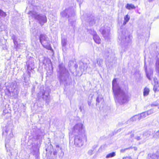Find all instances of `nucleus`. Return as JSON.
Segmentation results:
<instances>
[{"label":"nucleus","instance_id":"e433bc0d","mask_svg":"<svg viewBox=\"0 0 159 159\" xmlns=\"http://www.w3.org/2000/svg\"><path fill=\"white\" fill-rule=\"evenodd\" d=\"M102 100V98H99V97H98L96 99V101L97 102L99 103Z\"/></svg>","mask_w":159,"mask_h":159},{"label":"nucleus","instance_id":"ddd939ff","mask_svg":"<svg viewBox=\"0 0 159 159\" xmlns=\"http://www.w3.org/2000/svg\"><path fill=\"white\" fill-rule=\"evenodd\" d=\"M152 133L150 131H146L144 132L143 134V142L145 141L146 139L150 136L152 135Z\"/></svg>","mask_w":159,"mask_h":159},{"label":"nucleus","instance_id":"6e6552de","mask_svg":"<svg viewBox=\"0 0 159 159\" xmlns=\"http://www.w3.org/2000/svg\"><path fill=\"white\" fill-rule=\"evenodd\" d=\"M43 96V98L48 104L50 101V97L49 91L43 89L41 92Z\"/></svg>","mask_w":159,"mask_h":159},{"label":"nucleus","instance_id":"a211bd4d","mask_svg":"<svg viewBox=\"0 0 159 159\" xmlns=\"http://www.w3.org/2000/svg\"><path fill=\"white\" fill-rule=\"evenodd\" d=\"M139 116L138 115H136L133 116V117L131 118L128 121L129 122H133L136 121L137 120H139L138 118Z\"/></svg>","mask_w":159,"mask_h":159},{"label":"nucleus","instance_id":"49530a36","mask_svg":"<svg viewBox=\"0 0 159 159\" xmlns=\"http://www.w3.org/2000/svg\"><path fill=\"white\" fill-rule=\"evenodd\" d=\"M83 107H81V106H80V111H82V110L83 109Z\"/></svg>","mask_w":159,"mask_h":159},{"label":"nucleus","instance_id":"79ce46f5","mask_svg":"<svg viewBox=\"0 0 159 159\" xmlns=\"http://www.w3.org/2000/svg\"><path fill=\"white\" fill-rule=\"evenodd\" d=\"M2 48L3 50H6L7 49V47L6 45H4L2 47Z\"/></svg>","mask_w":159,"mask_h":159},{"label":"nucleus","instance_id":"393cba45","mask_svg":"<svg viewBox=\"0 0 159 159\" xmlns=\"http://www.w3.org/2000/svg\"><path fill=\"white\" fill-rule=\"evenodd\" d=\"M132 148H132V147H129V148H125L121 149L120 150V152L121 153H124V152H125L127 150H129V149H132Z\"/></svg>","mask_w":159,"mask_h":159},{"label":"nucleus","instance_id":"603ef678","mask_svg":"<svg viewBox=\"0 0 159 159\" xmlns=\"http://www.w3.org/2000/svg\"><path fill=\"white\" fill-rule=\"evenodd\" d=\"M56 147L57 148H59V146L58 145H56Z\"/></svg>","mask_w":159,"mask_h":159},{"label":"nucleus","instance_id":"6ab92c4d","mask_svg":"<svg viewBox=\"0 0 159 159\" xmlns=\"http://www.w3.org/2000/svg\"><path fill=\"white\" fill-rule=\"evenodd\" d=\"M126 8L128 10H130L131 9H134L135 8V7L132 4H127L126 6Z\"/></svg>","mask_w":159,"mask_h":159},{"label":"nucleus","instance_id":"c85d7f7f","mask_svg":"<svg viewBox=\"0 0 159 159\" xmlns=\"http://www.w3.org/2000/svg\"><path fill=\"white\" fill-rule=\"evenodd\" d=\"M158 83L157 82V84H154L153 86V90L155 92H156L157 90V88L158 87Z\"/></svg>","mask_w":159,"mask_h":159},{"label":"nucleus","instance_id":"c03bdc74","mask_svg":"<svg viewBox=\"0 0 159 159\" xmlns=\"http://www.w3.org/2000/svg\"><path fill=\"white\" fill-rule=\"evenodd\" d=\"M16 42V43H14V45L16 46V47L17 46V45L18 44V43H17V40H16V41H15Z\"/></svg>","mask_w":159,"mask_h":159},{"label":"nucleus","instance_id":"9b49d317","mask_svg":"<svg viewBox=\"0 0 159 159\" xmlns=\"http://www.w3.org/2000/svg\"><path fill=\"white\" fill-rule=\"evenodd\" d=\"M100 32H101L103 37L105 39H107L108 38L110 33V30L109 29L104 30L101 28L100 30Z\"/></svg>","mask_w":159,"mask_h":159},{"label":"nucleus","instance_id":"b1692460","mask_svg":"<svg viewBox=\"0 0 159 159\" xmlns=\"http://www.w3.org/2000/svg\"><path fill=\"white\" fill-rule=\"evenodd\" d=\"M149 89L148 88H145L144 89L143 95L144 96H146L149 94Z\"/></svg>","mask_w":159,"mask_h":159},{"label":"nucleus","instance_id":"bb28decb","mask_svg":"<svg viewBox=\"0 0 159 159\" xmlns=\"http://www.w3.org/2000/svg\"><path fill=\"white\" fill-rule=\"evenodd\" d=\"M6 16V13L2 10L0 9V16L5 17Z\"/></svg>","mask_w":159,"mask_h":159},{"label":"nucleus","instance_id":"7c9ffc66","mask_svg":"<svg viewBox=\"0 0 159 159\" xmlns=\"http://www.w3.org/2000/svg\"><path fill=\"white\" fill-rule=\"evenodd\" d=\"M130 19V17L128 15L125 16L124 18L125 21V23L127 22Z\"/></svg>","mask_w":159,"mask_h":159},{"label":"nucleus","instance_id":"412c9836","mask_svg":"<svg viewBox=\"0 0 159 159\" xmlns=\"http://www.w3.org/2000/svg\"><path fill=\"white\" fill-rule=\"evenodd\" d=\"M97 63L99 66H102L103 64V60L100 58H98L97 59Z\"/></svg>","mask_w":159,"mask_h":159},{"label":"nucleus","instance_id":"473e14b6","mask_svg":"<svg viewBox=\"0 0 159 159\" xmlns=\"http://www.w3.org/2000/svg\"><path fill=\"white\" fill-rule=\"evenodd\" d=\"M69 24H70L71 25H73L75 23V20H72L70 18L69 19Z\"/></svg>","mask_w":159,"mask_h":159},{"label":"nucleus","instance_id":"cd10ccee","mask_svg":"<svg viewBox=\"0 0 159 159\" xmlns=\"http://www.w3.org/2000/svg\"><path fill=\"white\" fill-rule=\"evenodd\" d=\"M88 31L92 35H93V36L97 34L96 32L95 31H94V30H93L92 29H90L88 30Z\"/></svg>","mask_w":159,"mask_h":159},{"label":"nucleus","instance_id":"680f3d73","mask_svg":"<svg viewBox=\"0 0 159 159\" xmlns=\"http://www.w3.org/2000/svg\"><path fill=\"white\" fill-rule=\"evenodd\" d=\"M70 15H69H69H68V17H70Z\"/></svg>","mask_w":159,"mask_h":159},{"label":"nucleus","instance_id":"0eeeda50","mask_svg":"<svg viewBox=\"0 0 159 159\" xmlns=\"http://www.w3.org/2000/svg\"><path fill=\"white\" fill-rule=\"evenodd\" d=\"M34 63L33 60L31 59H30L29 61L26 63V67L27 69L28 70V78L30 77V73L29 70H31L34 67Z\"/></svg>","mask_w":159,"mask_h":159},{"label":"nucleus","instance_id":"f704fd0d","mask_svg":"<svg viewBox=\"0 0 159 159\" xmlns=\"http://www.w3.org/2000/svg\"><path fill=\"white\" fill-rule=\"evenodd\" d=\"M12 39L13 40V42L15 43H16L15 41L16 40H17V38L15 35H13L12 36Z\"/></svg>","mask_w":159,"mask_h":159},{"label":"nucleus","instance_id":"f257e3e1","mask_svg":"<svg viewBox=\"0 0 159 159\" xmlns=\"http://www.w3.org/2000/svg\"><path fill=\"white\" fill-rule=\"evenodd\" d=\"M112 90L116 98V101L122 105L127 101V91L124 92L117 84L116 79L113 80L112 82Z\"/></svg>","mask_w":159,"mask_h":159},{"label":"nucleus","instance_id":"2eb2a0df","mask_svg":"<svg viewBox=\"0 0 159 159\" xmlns=\"http://www.w3.org/2000/svg\"><path fill=\"white\" fill-rule=\"evenodd\" d=\"M93 39L95 42L97 44H100L101 43V40L99 36L96 34L93 36Z\"/></svg>","mask_w":159,"mask_h":159},{"label":"nucleus","instance_id":"a19ab883","mask_svg":"<svg viewBox=\"0 0 159 159\" xmlns=\"http://www.w3.org/2000/svg\"><path fill=\"white\" fill-rule=\"evenodd\" d=\"M77 1L79 2L80 6V4L82 3L83 2V0H77Z\"/></svg>","mask_w":159,"mask_h":159},{"label":"nucleus","instance_id":"423d86ee","mask_svg":"<svg viewBox=\"0 0 159 159\" xmlns=\"http://www.w3.org/2000/svg\"><path fill=\"white\" fill-rule=\"evenodd\" d=\"M74 139V144L77 147H81L84 144V142L82 140V135H75Z\"/></svg>","mask_w":159,"mask_h":159},{"label":"nucleus","instance_id":"72a5a7b5","mask_svg":"<svg viewBox=\"0 0 159 159\" xmlns=\"http://www.w3.org/2000/svg\"><path fill=\"white\" fill-rule=\"evenodd\" d=\"M137 140H142V141L143 142V136L140 137V136H137L135 138Z\"/></svg>","mask_w":159,"mask_h":159},{"label":"nucleus","instance_id":"9d476101","mask_svg":"<svg viewBox=\"0 0 159 159\" xmlns=\"http://www.w3.org/2000/svg\"><path fill=\"white\" fill-rule=\"evenodd\" d=\"M87 20L89 23V24L91 25H93L96 23L97 20V18L93 15H91L88 17Z\"/></svg>","mask_w":159,"mask_h":159},{"label":"nucleus","instance_id":"c756f323","mask_svg":"<svg viewBox=\"0 0 159 159\" xmlns=\"http://www.w3.org/2000/svg\"><path fill=\"white\" fill-rule=\"evenodd\" d=\"M153 137L156 138H159V130L156 132L153 135Z\"/></svg>","mask_w":159,"mask_h":159},{"label":"nucleus","instance_id":"f3484780","mask_svg":"<svg viewBox=\"0 0 159 159\" xmlns=\"http://www.w3.org/2000/svg\"><path fill=\"white\" fill-rule=\"evenodd\" d=\"M154 154L150 153L148 154L147 159H156L157 156Z\"/></svg>","mask_w":159,"mask_h":159},{"label":"nucleus","instance_id":"4468645a","mask_svg":"<svg viewBox=\"0 0 159 159\" xmlns=\"http://www.w3.org/2000/svg\"><path fill=\"white\" fill-rule=\"evenodd\" d=\"M42 63H43V65H44L46 66L48 65V66L51 65V60L49 58H46L43 57L42 61Z\"/></svg>","mask_w":159,"mask_h":159},{"label":"nucleus","instance_id":"5701e85b","mask_svg":"<svg viewBox=\"0 0 159 159\" xmlns=\"http://www.w3.org/2000/svg\"><path fill=\"white\" fill-rule=\"evenodd\" d=\"M116 155L115 152H113L108 154L106 156L107 158H111L114 157Z\"/></svg>","mask_w":159,"mask_h":159},{"label":"nucleus","instance_id":"8fccbe9b","mask_svg":"<svg viewBox=\"0 0 159 159\" xmlns=\"http://www.w3.org/2000/svg\"><path fill=\"white\" fill-rule=\"evenodd\" d=\"M72 16H73L72 17V19H73V18H74V12H72Z\"/></svg>","mask_w":159,"mask_h":159},{"label":"nucleus","instance_id":"4be33fe9","mask_svg":"<svg viewBox=\"0 0 159 159\" xmlns=\"http://www.w3.org/2000/svg\"><path fill=\"white\" fill-rule=\"evenodd\" d=\"M69 11V10L68 9H66L65 11L62 12L61 14L63 17H67V13Z\"/></svg>","mask_w":159,"mask_h":159},{"label":"nucleus","instance_id":"37998d69","mask_svg":"<svg viewBox=\"0 0 159 159\" xmlns=\"http://www.w3.org/2000/svg\"><path fill=\"white\" fill-rule=\"evenodd\" d=\"M157 78H154V81L155 83L156 84H157V82H158L157 81Z\"/></svg>","mask_w":159,"mask_h":159},{"label":"nucleus","instance_id":"bf43d9fd","mask_svg":"<svg viewBox=\"0 0 159 159\" xmlns=\"http://www.w3.org/2000/svg\"><path fill=\"white\" fill-rule=\"evenodd\" d=\"M90 104H91V103H90V102H89V103H88V104H89V106H90Z\"/></svg>","mask_w":159,"mask_h":159},{"label":"nucleus","instance_id":"a878e982","mask_svg":"<svg viewBox=\"0 0 159 159\" xmlns=\"http://www.w3.org/2000/svg\"><path fill=\"white\" fill-rule=\"evenodd\" d=\"M145 111L146 112L147 116L151 115L154 113V111L152 109H150Z\"/></svg>","mask_w":159,"mask_h":159},{"label":"nucleus","instance_id":"7ed1b4c3","mask_svg":"<svg viewBox=\"0 0 159 159\" xmlns=\"http://www.w3.org/2000/svg\"><path fill=\"white\" fill-rule=\"evenodd\" d=\"M19 93L18 86L16 81L13 82L7 89V94L12 98H17Z\"/></svg>","mask_w":159,"mask_h":159},{"label":"nucleus","instance_id":"1a4fd4ad","mask_svg":"<svg viewBox=\"0 0 159 159\" xmlns=\"http://www.w3.org/2000/svg\"><path fill=\"white\" fill-rule=\"evenodd\" d=\"M47 38V37L45 34H41L40 35L39 37L40 42L43 46H44V44L48 43Z\"/></svg>","mask_w":159,"mask_h":159},{"label":"nucleus","instance_id":"c9c22d12","mask_svg":"<svg viewBox=\"0 0 159 159\" xmlns=\"http://www.w3.org/2000/svg\"><path fill=\"white\" fill-rule=\"evenodd\" d=\"M62 148L60 147V149L61 150V155L59 156V158L60 159L61 158H62L64 155V152L62 151Z\"/></svg>","mask_w":159,"mask_h":159},{"label":"nucleus","instance_id":"20e7f679","mask_svg":"<svg viewBox=\"0 0 159 159\" xmlns=\"http://www.w3.org/2000/svg\"><path fill=\"white\" fill-rule=\"evenodd\" d=\"M58 75L60 80L61 82L66 81L68 76L67 70L63 63L60 64L58 66Z\"/></svg>","mask_w":159,"mask_h":159},{"label":"nucleus","instance_id":"4d7b16f0","mask_svg":"<svg viewBox=\"0 0 159 159\" xmlns=\"http://www.w3.org/2000/svg\"><path fill=\"white\" fill-rule=\"evenodd\" d=\"M75 67L76 68H77V65H75Z\"/></svg>","mask_w":159,"mask_h":159},{"label":"nucleus","instance_id":"13d9d810","mask_svg":"<svg viewBox=\"0 0 159 159\" xmlns=\"http://www.w3.org/2000/svg\"><path fill=\"white\" fill-rule=\"evenodd\" d=\"M26 77H24V80H25V81H26Z\"/></svg>","mask_w":159,"mask_h":159},{"label":"nucleus","instance_id":"de8ad7c7","mask_svg":"<svg viewBox=\"0 0 159 159\" xmlns=\"http://www.w3.org/2000/svg\"><path fill=\"white\" fill-rule=\"evenodd\" d=\"M132 148H133H133L134 149V150L135 151L137 150V148L136 147H132Z\"/></svg>","mask_w":159,"mask_h":159},{"label":"nucleus","instance_id":"a18cd8bd","mask_svg":"<svg viewBox=\"0 0 159 159\" xmlns=\"http://www.w3.org/2000/svg\"><path fill=\"white\" fill-rule=\"evenodd\" d=\"M73 61H69V66L70 65H71V64H73Z\"/></svg>","mask_w":159,"mask_h":159},{"label":"nucleus","instance_id":"2f4dec72","mask_svg":"<svg viewBox=\"0 0 159 159\" xmlns=\"http://www.w3.org/2000/svg\"><path fill=\"white\" fill-rule=\"evenodd\" d=\"M144 67L145 68V70H146V76L148 78L149 80H151V75H149L147 71H146V69H147V67L145 66H144Z\"/></svg>","mask_w":159,"mask_h":159},{"label":"nucleus","instance_id":"09e8293b","mask_svg":"<svg viewBox=\"0 0 159 159\" xmlns=\"http://www.w3.org/2000/svg\"><path fill=\"white\" fill-rule=\"evenodd\" d=\"M134 134H132L131 135V137L132 138L134 137Z\"/></svg>","mask_w":159,"mask_h":159},{"label":"nucleus","instance_id":"4c0bfd02","mask_svg":"<svg viewBox=\"0 0 159 159\" xmlns=\"http://www.w3.org/2000/svg\"><path fill=\"white\" fill-rule=\"evenodd\" d=\"M88 153L89 155H91L93 154V151L90 150L88 151Z\"/></svg>","mask_w":159,"mask_h":159},{"label":"nucleus","instance_id":"f8f14e48","mask_svg":"<svg viewBox=\"0 0 159 159\" xmlns=\"http://www.w3.org/2000/svg\"><path fill=\"white\" fill-rule=\"evenodd\" d=\"M67 42V40L66 38H61V43L62 46V49L64 51H65L66 50Z\"/></svg>","mask_w":159,"mask_h":159},{"label":"nucleus","instance_id":"aec40b11","mask_svg":"<svg viewBox=\"0 0 159 159\" xmlns=\"http://www.w3.org/2000/svg\"><path fill=\"white\" fill-rule=\"evenodd\" d=\"M156 69L159 77V58L157 60L156 63Z\"/></svg>","mask_w":159,"mask_h":159},{"label":"nucleus","instance_id":"39448f33","mask_svg":"<svg viewBox=\"0 0 159 159\" xmlns=\"http://www.w3.org/2000/svg\"><path fill=\"white\" fill-rule=\"evenodd\" d=\"M84 132L83 125L81 123H77L75 125L72 130V134L75 135L82 134Z\"/></svg>","mask_w":159,"mask_h":159},{"label":"nucleus","instance_id":"3c124183","mask_svg":"<svg viewBox=\"0 0 159 159\" xmlns=\"http://www.w3.org/2000/svg\"><path fill=\"white\" fill-rule=\"evenodd\" d=\"M154 0H148V1L149 2H152Z\"/></svg>","mask_w":159,"mask_h":159},{"label":"nucleus","instance_id":"f03ea898","mask_svg":"<svg viewBox=\"0 0 159 159\" xmlns=\"http://www.w3.org/2000/svg\"><path fill=\"white\" fill-rule=\"evenodd\" d=\"M30 18H34L37 20L38 23L42 26L47 22V18L46 16L42 14H38L34 11H30L29 13Z\"/></svg>","mask_w":159,"mask_h":159},{"label":"nucleus","instance_id":"864d4df0","mask_svg":"<svg viewBox=\"0 0 159 159\" xmlns=\"http://www.w3.org/2000/svg\"><path fill=\"white\" fill-rule=\"evenodd\" d=\"M8 132V130H6L5 131V132H3V133H7Z\"/></svg>","mask_w":159,"mask_h":159},{"label":"nucleus","instance_id":"dca6fc26","mask_svg":"<svg viewBox=\"0 0 159 159\" xmlns=\"http://www.w3.org/2000/svg\"><path fill=\"white\" fill-rule=\"evenodd\" d=\"M138 115L139 116L138 117L139 120H140L141 119L145 118L147 116L146 111L143 112L142 113Z\"/></svg>","mask_w":159,"mask_h":159},{"label":"nucleus","instance_id":"ea45409f","mask_svg":"<svg viewBox=\"0 0 159 159\" xmlns=\"http://www.w3.org/2000/svg\"><path fill=\"white\" fill-rule=\"evenodd\" d=\"M158 104H155V103H153L151 104V106L152 107H153V106H158Z\"/></svg>","mask_w":159,"mask_h":159},{"label":"nucleus","instance_id":"58836bf2","mask_svg":"<svg viewBox=\"0 0 159 159\" xmlns=\"http://www.w3.org/2000/svg\"><path fill=\"white\" fill-rule=\"evenodd\" d=\"M126 39V37L125 36H123L122 38H121V40L122 41H125V40Z\"/></svg>","mask_w":159,"mask_h":159},{"label":"nucleus","instance_id":"5fc2aeb1","mask_svg":"<svg viewBox=\"0 0 159 159\" xmlns=\"http://www.w3.org/2000/svg\"><path fill=\"white\" fill-rule=\"evenodd\" d=\"M126 23H125V21H124V22H123V25H125L126 24Z\"/></svg>","mask_w":159,"mask_h":159},{"label":"nucleus","instance_id":"e2e57ef3","mask_svg":"<svg viewBox=\"0 0 159 159\" xmlns=\"http://www.w3.org/2000/svg\"><path fill=\"white\" fill-rule=\"evenodd\" d=\"M158 108H159V107H158Z\"/></svg>","mask_w":159,"mask_h":159},{"label":"nucleus","instance_id":"052dcab7","mask_svg":"<svg viewBox=\"0 0 159 159\" xmlns=\"http://www.w3.org/2000/svg\"><path fill=\"white\" fill-rule=\"evenodd\" d=\"M157 158L158 159H159V155L158 156H157Z\"/></svg>","mask_w":159,"mask_h":159},{"label":"nucleus","instance_id":"6e6d98bb","mask_svg":"<svg viewBox=\"0 0 159 159\" xmlns=\"http://www.w3.org/2000/svg\"><path fill=\"white\" fill-rule=\"evenodd\" d=\"M54 158V156L53 155V156H52L51 158V159H52L53 158Z\"/></svg>","mask_w":159,"mask_h":159}]
</instances>
